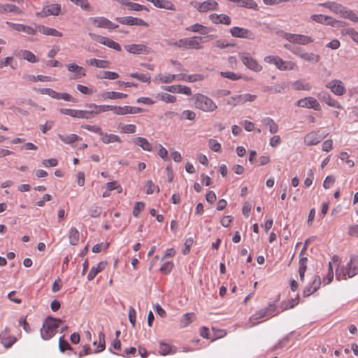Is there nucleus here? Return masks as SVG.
Instances as JSON below:
<instances>
[{"label": "nucleus", "instance_id": "1", "mask_svg": "<svg viewBox=\"0 0 358 358\" xmlns=\"http://www.w3.org/2000/svg\"><path fill=\"white\" fill-rule=\"evenodd\" d=\"M62 322L63 321L59 318L50 316L46 317L41 329V338L45 341L52 338L55 335L59 324Z\"/></svg>", "mask_w": 358, "mask_h": 358}, {"label": "nucleus", "instance_id": "2", "mask_svg": "<svg viewBox=\"0 0 358 358\" xmlns=\"http://www.w3.org/2000/svg\"><path fill=\"white\" fill-rule=\"evenodd\" d=\"M194 99L195 107L203 112L210 113L217 108L216 103L210 98L202 94H196Z\"/></svg>", "mask_w": 358, "mask_h": 358}, {"label": "nucleus", "instance_id": "3", "mask_svg": "<svg viewBox=\"0 0 358 358\" xmlns=\"http://www.w3.org/2000/svg\"><path fill=\"white\" fill-rule=\"evenodd\" d=\"M358 262V257L357 256H352L350 258V260L349 263L347 264L346 267L342 266L339 268H337L336 270V278L337 280L340 281L343 279H346V277L348 278H352L355 276L357 273L355 271L356 270V265H354L355 262Z\"/></svg>", "mask_w": 358, "mask_h": 358}, {"label": "nucleus", "instance_id": "4", "mask_svg": "<svg viewBox=\"0 0 358 358\" xmlns=\"http://www.w3.org/2000/svg\"><path fill=\"white\" fill-rule=\"evenodd\" d=\"M238 57L248 69L255 72H259L262 71V66L250 55L249 52H241L238 55Z\"/></svg>", "mask_w": 358, "mask_h": 358}, {"label": "nucleus", "instance_id": "5", "mask_svg": "<svg viewBox=\"0 0 358 358\" xmlns=\"http://www.w3.org/2000/svg\"><path fill=\"white\" fill-rule=\"evenodd\" d=\"M264 61L268 64H274L278 69L281 71L293 69V67L294 66L293 63L283 61L278 56H266L264 57Z\"/></svg>", "mask_w": 358, "mask_h": 358}, {"label": "nucleus", "instance_id": "6", "mask_svg": "<svg viewBox=\"0 0 358 358\" xmlns=\"http://www.w3.org/2000/svg\"><path fill=\"white\" fill-rule=\"evenodd\" d=\"M88 35L92 40H94L96 42L103 44L110 48L114 49L118 52L122 50V48L118 43L114 41L113 40L108 37L103 36L94 33H89Z\"/></svg>", "mask_w": 358, "mask_h": 358}, {"label": "nucleus", "instance_id": "7", "mask_svg": "<svg viewBox=\"0 0 358 358\" xmlns=\"http://www.w3.org/2000/svg\"><path fill=\"white\" fill-rule=\"evenodd\" d=\"M283 37L290 43L300 45H307L314 41L312 37L301 34L285 33Z\"/></svg>", "mask_w": 358, "mask_h": 358}, {"label": "nucleus", "instance_id": "8", "mask_svg": "<svg viewBox=\"0 0 358 358\" xmlns=\"http://www.w3.org/2000/svg\"><path fill=\"white\" fill-rule=\"evenodd\" d=\"M229 32L235 38L248 40H254L255 38V34L252 31L243 27H233L229 29Z\"/></svg>", "mask_w": 358, "mask_h": 358}, {"label": "nucleus", "instance_id": "9", "mask_svg": "<svg viewBox=\"0 0 358 358\" xmlns=\"http://www.w3.org/2000/svg\"><path fill=\"white\" fill-rule=\"evenodd\" d=\"M310 19L317 23L331 25L332 27H339L342 23V22L338 21L331 16H327L322 14H313L310 16Z\"/></svg>", "mask_w": 358, "mask_h": 358}, {"label": "nucleus", "instance_id": "10", "mask_svg": "<svg viewBox=\"0 0 358 358\" xmlns=\"http://www.w3.org/2000/svg\"><path fill=\"white\" fill-rule=\"evenodd\" d=\"M194 7L200 13H206L218 10L219 4L215 0H207L203 2H196Z\"/></svg>", "mask_w": 358, "mask_h": 358}, {"label": "nucleus", "instance_id": "11", "mask_svg": "<svg viewBox=\"0 0 358 358\" xmlns=\"http://www.w3.org/2000/svg\"><path fill=\"white\" fill-rule=\"evenodd\" d=\"M256 99L257 95L246 93L231 96L228 101V103L233 106H236L243 104L246 102H252Z\"/></svg>", "mask_w": 358, "mask_h": 358}, {"label": "nucleus", "instance_id": "12", "mask_svg": "<svg viewBox=\"0 0 358 358\" xmlns=\"http://www.w3.org/2000/svg\"><path fill=\"white\" fill-rule=\"evenodd\" d=\"M292 52L300 58L308 62H318L320 59V55L313 52H306L299 47L293 48V50H292Z\"/></svg>", "mask_w": 358, "mask_h": 358}, {"label": "nucleus", "instance_id": "13", "mask_svg": "<svg viewBox=\"0 0 358 358\" xmlns=\"http://www.w3.org/2000/svg\"><path fill=\"white\" fill-rule=\"evenodd\" d=\"M296 106L301 108H313L315 110H320L321 108L317 99L312 96L305 97L298 100Z\"/></svg>", "mask_w": 358, "mask_h": 358}, {"label": "nucleus", "instance_id": "14", "mask_svg": "<svg viewBox=\"0 0 358 358\" xmlns=\"http://www.w3.org/2000/svg\"><path fill=\"white\" fill-rule=\"evenodd\" d=\"M116 20L122 24L148 27V24L143 20L131 16L117 17Z\"/></svg>", "mask_w": 358, "mask_h": 358}, {"label": "nucleus", "instance_id": "15", "mask_svg": "<svg viewBox=\"0 0 358 358\" xmlns=\"http://www.w3.org/2000/svg\"><path fill=\"white\" fill-rule=\"evenodd\" d=\"M124 49L131 54H148L151 51V49L144 44L126 45Z\"/></svg>", "mask_w": 358, "mask_h": 358}, {"label": "nucleus", "instance_id": "16", "mask_svg": "<svg viewBox=\"0 0 358 358\" xmlns=\"http://www.w3.org/2000/svg\"><path fill=\"white\" fill-rule=\"evenodd\" d=\"M326 87L337 96H341L345 93V88L341 80H334L329 82Z\"/></svg>", "mask_w": 358, "mask_h": 358}, {"label": "nucleus", "instance_id": "17", "mask_svg": "<svg viewBox=\"0 0 358 358\" xmlns=\"http://www.w3.org/2000/svg\"><path fill=\"white\" fill-rule=\"evenodd\" d=\"M115 114L122 115L126 114H136L139 113H142L144 111V110L139 107H134V106H117V108H115Z\"/></svg>", "mask_w": 358, "mask_h": 358}, {"label": "nucleus", "instance_id": "18", "mask_svg": "<svg viewBox=\"0 0 358 358\" xmlns=\"http://www.w3.org/2000/svg\"><path fill=\"white\" fill-rule=\"evenodd\" d=\"M321 285V279L320 275H316L311 285H308L303 289V295L304 297H308L314 292H315Z\"/></svg>", "mask_w": 358, "mask_h": 358}, {"label": "nucleus", "instance_id": "19", "mask_svg": "<svg viewBox=\"0 0 358 358\" xmlns=\"http://www.w3.org/2000/svg\"><path fill=\"white\" fill-rule=\"evenodd\" d=\"M6 24L14 30L19 32H24L29 35H35L37 32V30L36 29L32 28L29 26L13 23L10 22H6Z\"/></svg>", "mask_w": 358, "mask_h": 358}, {"label": "nucleus", "instance_id": "20", "mask_svg": "<svg viewBox=\"0 0 358 358\" xmlns=\"http://www.w3.org/2000/svg\"><path fill=\"white\" fill-rule=\"evenodd\" d=\"M164 90L169 91L172 93H180L189 96L192 94V90L190 87L185 85H177L171 86H164Z\"/></svg>", "mask_w": 358, "mask_h": 358}, {"label": "nucleus", "instance_id": "21", "mask_svg": "<svg viewBox=\"0 0 358 358\" xmlns=\"http://www.w3.org/2000/svg\"><path fill=\"white\" fill-rule=\"evenodd\" d=\"M209 19L214 24H222L225 25H229L231 22L230 17L225 14L213 13L209 15Z\"/></svg>", "mask_w": 358, "mask_h": 358}, {"label": "nucleus", "instance_id": "22", "mask_svg": "<svg viewBox=\"0 0 358 358\" xmlns=\"http://www.w3.org/2000/svg\"><path fill=\"white\" fill-rule=\"evenodd\" d=\"M16 341V337L14 336L8 335L6 331L0 334V343L6 349L10 348Z\"/></svg>", "mask_w": 358, "mask_h": 358}, {"label": "nucleus", "instance_id": "23", "mask_svg": "<svg viewBox=\"0 0 358 358\" xmlns=\"http://www.w3.org/2000/svg\"><path fill=\"white\" fill-rule=\"evenodd\" d=\"M322 138V136H320L315 131H310L306 135L304 143L307 145H315L319 143Z\"/></svg>", "mask_w": 358, "mask_h": 358}, {"label": "nucleus", "instance_id": "24", "mask_svg": "<svg viewBox=\"0 0 358 358\" xmlns=\"http://www.w3.org/2000/svg\"><path fill=\"white\" fill-rule=\"evenodd\" d=\"M90 109L94 110V115H98L101 113L106 112L108 110H113L115 113V108H117V106H110V105H101L98 106L94 103H90L86 105Z\"/></svg>", "mask_w": 358, "mask_h": 358}, {"label": "nucleus", "instance_id": "25", "mask_svg": "<svg viewBox=\"0 0 358 358\" xmlns=\"http://www.w3.org/2000/svg\"><path fill=\"white\" fill-rule=\"evenodd\" d=\"M107 264L106 262H100L96 266H92L87 275V280L89 281L92 280L95 276L101 271L104 270Z\"/></svg>", "mask_w": 358, "mask_h": 358}, {"label": "nucleus", "instance_id": "26", "mask_svg": "<svg viewBox=\"0 0 358 358\" xmlns=\"http://www.w3.org/2000/svg\"><path fill=\"white\" fill-rule=\"evenodd\" d=\"M67 69L69 71L74 73L73 78L74 79L80 78L85 76V70L82 66L76 64H69L67 66Z\"/></svg>", "mask_w": 358, "mask_h": 358}, {"label": "nucleus", "instance_id": "27", "mask_svg": "<svg viewBox=\"0 0 358 358\" xmlns=\"http://www.w3.org/2000/svg\"><path fill=\"white\" fill-rule=\"evenodd\" d=\"M319 99H320L321 101L322 102H324L325 103H327L328 106H331V107H334V108H342V106L335 99H334L331 95L328 93H324L323 94H322Z\"/></svg>", "mask_w": 358, "mask_h": 358}, {"label": "nucleus", "instance_id": "28", "mask_svg": "<svg viewBox=\"0 0 358 358\" xmlns=\"http://www.w3.org/2000/svg\"><path fill=\"white\" fill-rule=\"evenodd\" d=\"M338 14L344 18L353 21L354 22H358V16L356 13L344 6H343V8H341V11H339Z\"/></svg>", "mask_w": 358, "mask_h": 358}, {"label": "nucleus", "instance_id": "29", "mask_svg": "<svg viewBox=\"0 0 358 358\" xmlns=\"http://www.w3.org/2000/svg\"><path fill=\"white\" fill-rule=\"evenodd\" d=\"M133 143L136 144V145H138L141 147L143 150L145 151H152V146L149 143V141L143 137H137L133 139Z\"/></svg>", "mask_w": 358, "mask_h": 358}, {"label": "nucleus", "instance_id": "30", "mask_svg": "<svg viewBox=\"0 0 358 358\" xmlns=\"http://www.w3.org/2000/svg\"><path fill=\"white\" fill-rule=\"evenodd\" d=\"M103 99H122L127 97V94L116 92H104L101 94Z\"/></svg>", "mask_w": 358, "mask_h": 358}, {"label": "nucleus", "instance_id": "31", "mask_svg": "<svg viewBox=\"0 0 358 358\" xmlns=\"http://www.w3.org/2000/svg\"><path fill=\"white\" fill-rule=\"evenodd\" d=\"M101 141L105 144H109L112 143H121L122 140L119 136L113 134H105L103 132V135L101 136Z\"/></svg>", "mask_w": 358, "mask_h": 358}, {"label": "nucleus", "instance_id": "32", "mask_svg": "<svg viewBox=\"0 0 358 358\" xmlns=\"http://www.w3.org/2000/svg\"><path fill=\"white\" fill-rule=\"evenodd\" d=\"M267 317L266 312L264 308L257 311L255 313L252 315L249 319L250 322L252 326L258 324L260 322L259 320Z\"/></svg>", "mask_w": 358, "mask_h": 358}, {"label": "nucleus", "instance_id": "33", "mask_svg": "<svg viewBox=\"0 0 358 358\" xmlns=\"http://www.w3.org/2000/svg\"><path fill=\"white\" fill-rule=\"evenodd\" d=\"M319 6L329 8L334 13L338 14L341 11V8H343V5L334 1H327L324 3H319Z\"/></svg>", "mask_w": 358, "mask_h": 358}, {"label": "nucleus", "instance_id": "34", "mask_svg": "<svg viewBox=\"0 0 358 358\" xmlns=\"http://www.w3.org/2000/svg\"><path fill=\"white\" fill-rule=\"evenodd\" d=\"M159 352L161 355L165 356L167 355H173L176 352V350H173L171 345L164 342L159 343Z\"/></svg>", "mask_w": 358, "mask_h": 358}, {"label": "nucleus", "instance_id": "35", "mask_svg": "<svg viewBox=\"0 0 358 358\" xmlns=\"http://www.w3.org/2000/svg\"><path fill=\"white\" fill-rule=\"evenodd\" d=\"M262 123L266 127L269 128V132L271 134H275L278 131V125L274 122V120L271 117H265L262 120Z\"/></svg>", "mask_w": 358, "mask_h": 358}, {"label": "nucleus", "instance_id": "36", "mask_svg": "<svg viewBox=\"0 0 358 358\" xmlns=\"http://www.w3.org/2000/svg\"><path fill=\"white\" fill-rule=\"evenodd\" d=\"M203 37L201 36H193L191 38H188V49H201L202 46L201 45V43Z\"/></svg>", "mask_w": 358, "mask_h": 358}, {"label": "nucleus", "instance_id": "37", "mask_svg": "<svg viewBox=\"0 0 358 358\" xmlns=\"http://www.w3.org/2000/svg\"><path fill=\"white\" fill-rule=\"evenodd\" d=\"M186 30L192 32L199 33L203 35L207 34L208 33V27L199 23H196L194 24H192V26L187 27Z\"/></svg>", "mask_w": 358, "mask_h": 358}, {"label": "nucleus", "instance_id": "38", "mask_svg": "<svg viewBox=\"0 0 358 358\" xmlns=\"http://www.w3.org/2000/svg\"><path fill=\"white\" fill-rule=\"evenodd\" d=\"M94 116L93 109L90 110H76L74 117L83 118V119H90Z\"/></svg>", "mask_w": 358, "mask_h": 358}, {"label": "nucleus", "instance_id": "39", "mask_svg": "<svg viewBox=\"0 0 358 358\" xmlns=\"http://www.w3.org/2000/svg\"><path fill=\"white\" fill-rule=\"evenodd\" d=\"M80 234L78 230L75 227H71L69 232V239L70 244L76 245L79 242Z\"/></svg>", "mask_w": 358, "mask_h": 358}, {"label": "nucleus", "instance_id": "40", "mask_svg": "<svg viewBox=\"0 0 358 358\" xmlns=\"http://www.w3.org/2000/svg\"><path fill=\"white\" fill-rule=\"evenodd\" d=\"M60 10V5L57 3H54L48 6L46 8H44L43 13L45 15H58Z\"/></svg>", "mask_w": 358, "mask_h": 358}, {"label": "nucleus", "instance_id": "41", "mask_svg": "<svg viewBox=\"0 0 358 358\" xmlns=\"http://www.w3.org/2000/svg\"><path fill=\"white\" fill-rule=\"evenodd\" d=\"M89 20L92 24L100 28H106L108 24V20L104 17H90Z\"/></svg>", "mask_w": 358, "mask_h": 358}, {"label": "nucleus", "instance_id": "42", "mask_svg": "<svg viewBox=\"0 0 358 358\" xmlns=\"http://www.w3.org/2000/svg\"><path fill=\"white\" fill-rule=\"evenodd\" d=\"M294 88L296 90L310 91L312 89L310 84L304 80H299L293 83Z\"/></svg>", "mask_w": 358, "mask_h": 358}, {"label": "nucleus", "instance_id": "43", "mask_svg": "<svg viewBox=\"0 0 358 358\" xmlns=\"http://www.w3.org/2000/svg\"><path fill=\"white\" fill-rule=\"evenodd\" d=\"M39 31L45 35L57 36V37H62L63 35L62 32L57 31V29L50 28V27H48L45 26H42L40 28Z\"/></svg>", "mask_w": 358, "mask_h": 358}, {"label": "nucleus", "instance_id": "44", "mask_svg": "<svg viewBox=\"0 0 358 358\" xmlns=\"http://www.w3.org/2000/svg\"><path fill=\"white\" fill-rule=\"evenodd\" d=\"M176 79V75L165 73V74H159L155 78V80H159L162 83H170Z\"/></svg>", "mask_w": 358, "mask_h": 358}, {"label": "nucleus", "instance_id": "45", "mask_svg": "<svg viewBox=\"0 0 358 358\" xmlns=\"http://www.w3.org/2000/svg\"><path fill=\"white\" fill-rule=\"evenodd\" d=\"M90 65L96 66L97 68L106 69L108 67L109 62L106 60H101L95 58L91 59L87 61Z\"/></svg>", "mask_w": 358, "mask_h": 358}, {"label": "nucleus", "instance_id": "46", "mask_svg": "<svg viewBox=\"0 0 358 358\" xmlns=\"http://www.w3.org/2000/svg\"><path fill=\"white\" fill-rule=\"evenodd\" d=\"M58 137L59 139L63 141L64 143L70 144L73 142L77 141L79 139V136L76 134H70V135H62L58 134Z\"/></svg>", "mask_w": 358, "mask_h": 358}, {"label": "nucleus", "instance_id": "47", "mask_svg": "<svg viewBox=\"0 0 358 358\" xmlns=\"http://www.w3.org/2000/svg\"><path fill=\"white\" fill-rule=\"evenodd\" d=\"M98 78L101 79L115 80L119 78V74L113 71H104L99 73Z\"/></svg>", "mask_w": 358, "mask_h": 358}, {"label": "nucleus", "instance_id": "48", "mask_svg": "<svg viewBox=\"0 0 358 358\" xmlns=\"http://www.w3.org/2000/svg\"><path fill=\"white\" fill-rule=\"evenodd\" d=\"M131 78H136L143 83H150V75L149 73H132L129 75Z\"/></svg>", "mask_w": 358, "mask_h": 358}, {"label": "nucleus", "instance_id": "49", "mask_svg": "<svg viewBox=\"0 0 358 358\" xmlns=\"http://www.w3.org/2000/svg\"><path fill=\"white\" fill-rule=\"evenodd\" d=\"M76 6H80L83 10L92 11V8L88 0H71Z\"/></svg>", "mask_w": 358, "mask_h": 358}, {"label": "nucleus", "instance_id": "50", "mask_svg": "<svg viewBox=\"0 0 358 358\" xmlns=\"http://www.w3.org/2000/svg\"><path fill=\"white\" fill-rule=\"evenodd\" d=\"M238 6L254 10H257L258 7L257 3L253 0H239Z\"/></svg>", "mask_w": 358, "mask_h": 358}, {"label": "nucleus", "instance_id": "51", "mask_svg": "<svg viewBox=\"0 0 358 358\" xmlns=\"http://www.w3.org/2000/svg\"><path fill=\"white\" fill-rule=\"evenodd\" d=\"M106 348V342H105V334L101 331L99 334V342L96 350L94 351L95 353H98L102 352Z\"/></svg>", "mask_w": 358, "mask_h": 358}, {"label": "nucleus", "instance_id": "52", "mask_svg": "<svg viewBox=\"0 0 358 358\" xmlns=\"http://www.w3.org/2000/svg\"><path fill=\"white\" fill-rule=\"evenodd\" d=\"M21 55L24 59H26L27 61H28L29 62L35 63V62H38L36 57L31 51L22 50Z\"/></svg>", "mask_w": 358, "mask_h": 358}, {"label": "nucleus", "instance_id": "53", "mask_svg": "<svg viewBox=\"0 0 358 358\" xmlns=\"http://www.w3.org/2000/svg\"><path fill=\"white\" fill-rule=\"evenodd\" d=\"M220 75L223 78H226L231 80H237L242 78L241 75L235 73L232 71H221Z\"/></svg>", "mask_w": 358, "mask_h": 358}, {"label": "nucleus", "instance_id": "54", "mask_svg": "<svg viewBox=\"0 0 358 358\" xmlns=\"http://www.w3.org/2000/svg\"><path fill=\"white\" fill-rule=\"evenodd\" d=\"M168 44L170 45H173L178 48H182L185 49H188V38H182L176 42H168Z\"/></svg>", "mask_w": 358, "mask_h": 358}, {"label": "nucleus", "instance_id": "55", "mask_svg": "<svg viewBox=\"0 0 358 358\" xmlns=\"http://www.w3.org/2000/svg\"><path fill=\"white\" fill-rule=\"evenodd\" d=\"M59 348L62 352H65L66 350H72V348L68 341L64 339V336L59 338Z\"/></svg>", "mask_w": 358, "mask_h": 358}, {"label": "nucleus", "instance_id": "56", "mask_svg": "<svg viewBox=\"0 0 358 358\" xmlns=\"http://www.w3.org/2000/svg\"><path fill=\"white\" fill-rule=\"evenodd\" d=\"M159 8L170 10H176L175 5L169 0H161Z\"/></svg>", "mask_w": 358, "mask_h": 358}, {"label": "nucleus", "instance_id": "57", "mask_svg": "<svg viewBox=\"0 0 358 358\" xmlns=\"http://www.w3.org/2000/svg\"><path fill=\"white\" fill-rule=\"evenodd\" d=\"M208 146L214 152H220L221 151V145L216 140L210 138L208 140Z\"/></svg>", "mask_w": 358, "mask_h": 358}, {"label": "nucleus", "instance_id": "58", "mask_svg": "<svg viewBox=\"0 0 358 358\" xmlns=\"http://www.w3.org/2000/svg\"><path fill=\"white\" fill-rule=\"evenodd\" d=\"M329 268H328V273L327 274V277L324 278L323 282L325 285L329 284L334 278V272H333V266L331 262H329Z\"/></svg>", "mask_w": 358, "mask_h": 358}, {"label": "nucleus", "instance_id": "59", "mask_svg": "<svg viewBox=\"0 0 358 358\" xmlns=\"http://www.w3.org/2000/svg\"><path fill=\"white\" fill-rule=\"evenodd\" d=\"M180 118L184 120H194L196 118V113L192 110H185L181 113Z\"/></svg>", "mask_w": 358, "mask_h": 358}, {"label": "nucleus", "instance_id": "60", "mask_svg": "<svg viewBox=\"0 0 358 358\" xmlns=\"http://www.w3.org/2000/svg\"><path fill=\"white\" fill-rule=\"evenodd\" d=\"M82 128L85 129L90 131L96 133L100 136L103 135V131L101 128L99 126L85 124L82 126Z\"/></svg>", "mask_w": 358, "mask_h": 358}, {"label": "nucleus", "instance_id": "61", "mask_svg": "<svg viewBox=\"0 0 358 358\" xmlns=\"http://www.w3.org/2000/svg\"><path fill=\"white\" fill-rule=\"evenodd\" d=\"M145 208V203L143 202H136L134 209L132 214L134 217H137L141 211H142Z\"/></svg>", "mask_w": 358, "mask_h": 358}, {"label": "nucleus", "instance_id": "62", "mask_svg": "<svg viewBox=\"0 0 358 358\" xmlns=\"http://www.w3.org/2000/svg\"><path fill=\"white\" fill-rule=\"evenodd\" d=\"M287 87V85L285 83L277 85L275 86L268 87V90L273 93H280Z\"/></svg>", "mask_w": 358, "mask_h": 358}, {"label": "nucleus", "instance_id": "63", "mask_svg": "<svg viewBox=\"0 0 358 358\" xmlns=\"http://www.w3.org/2000/svg\"><path fill=\"white\" fill-rule=\"evenodd\" d=\"M173 267V263L172 262H167L163 264L159 271L166 274L170 273Z\"/></svg>", "mask_w": 358, "mask_h": 358}, {"label": "nucleus", "instance_id": "64", "mask_svg": "<svg viewBox=\"0 0 358 358\" xmlns=\"http://www.w3.org/2000/svg\"><path fill=\"white\" fill-rule=\"evenodd\" d=\"M102 213V208L100 206H92L90 209V215L92 217H98Z\"/></svg>", "mask_w": 358, "mask_h": 358}]
</instances>
